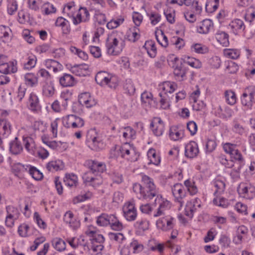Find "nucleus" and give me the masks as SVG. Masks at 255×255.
Segmentation results:
<instances>
[{"instance_id": "f257e3e1", "label": "nucleus", "mask_w": 255, "mask_h": 255, "mask_svg": "<svg viewBox=\"0 0 255 255\" xmlns=\"http://www.w3.org/2000/svg\"><path fill=\"white\" fill-rule=\"evenodd\" d=\"M85 165L89 171L83 175L84 181L90 183V185L94 187L101 185L102 183L101 174L106 170L105 164L96 160H88L85 162Z\"/></svg>"}, {"instance_id": "f03ea898", "label": "nucleus", "mask_w": 255, "mask_h": 255, "mask_svg": "<svg viewBox=\"0 0 255 255\" xmlns=\"http://www.w3.org/2000/svg\"><path fill=\"white\" fill-rule=\"evenodd\" d=\"M143 187L139 183H134L133 185V190L136 193H140L143 198L146 200L152 199L158 193L153 180L147 175L142 177Z\"/></svg>"}, {"instance_id": "7ed1b4c3", "label": "nucleus", "mask_w": 255, "mask_h": 255, "mask_svg": "<svg viewBox=\"0 0 255 255\" xmlns=\"http://www.w3.org/2000/svg\"><path fill=\"white\" fill-rule=\"evenodd\" d=\"M119 41L118 38L114 37L112 35L109 36L106 40V47L107 52L110 55H118L123 48V44L122 42L120 45H119Z\"/></svg>"}, {"instance_id": "20e7f679", "label": "nucleus", "mask_w": 255, "mask_h": 255, "mask_svg": "<svg viewBox=\"0 0 255 255\" xmlns=\"http://www.w3.org/2000/svg\"><path fill=\"white\" fill-rule=\"evenodd\" d=\"M237 191L240 196L247 199H252L255 196V187L249 183H241Z\"/></svg>"}, {"instance_id": "39448f33", "label": "nucleus", "mask_w": 255, "mask_h": 255, "mask_svg": "<svg viewBox=\"0 0 255 255\" xmlns=\"http://www.w3.org/2000/svg\"><path fill=\"white\" fill-rule=\"evenodd\" d=\"M96 104L95 101L92 99L89 93L81 94L79 96L78 102L74 103L72 109L74 112H77L75 108L80 105L85 106L86 108H90Z\"/></svg>"}, {"instance_id": "423d86ee", "label": "nucleus", "mask_w": 255, "mask_h": 255, "mask_svg": "<svg viewBox=\"0 0 255 255\" xmlns=\"http://www.w3.org/2000/svg\"><path fill=\"white\" fill-rule=\"evenodd\" d=\"M123 211L124 217L128 221H134L137 218L136 209L132 202L126 203L123 208Z\"/></svg>"}, {"instance_id": "0eeeda50", "label": "nucleus", "mask_w": 255, "mask_h": 255, "mask_svg": "<svg viewBox=\"0 0 255 255\" xmlns=\"http://www.w3.org/2000/svg\"><path fill=\"white\" fill-rule=\"evenodd\" d=\"M122 156L131 161H135L137 159V156L134 148L129 144L126 143L120 149Z\"/></svg>"}, {"instance_id": "6e6552de", "label": "nucleus", "mask_w": 255, "mask_h": 255, "mask_svg": "<svg viewBox=\"0 0 255 255\" xmlns=\"http://www.w3.org/2000/svg\"><path fill=\"white\" fill-rule=\"evenodd\" d=\"M172 192L175 201L179 202L180 206L182 207L184 203L183 199L186 196V191L183 185L181 183L174 184L172 187Z\"/></svg>"}, {"instance_id": "1a4fd4ad", "label": "nucleus", "mask_w": 255, "mask_h": 255, "mask_svg": "<svg viewBox=\"0 0 255 255\" xmlns=\"http://www.w3.org/2000/svg\"><path fill=\"white\" fill-rule=\"evenodd\" d=\"M155 197H156L155 204L158 203L159 204L157 212L153 215L154 217H157L163 215L164 211L170 208V203L166 199L162 198L161 196H159L158 193Z\"/></svg>"}, {"instance_id": "9d476101", "label": "nucleus", "mask_w": 255, "mask_h": 255, "mask_svg": "<svg viewBox=\"0 0 255 255\" xmlns=\"http://www.w3.org/2000/svg\"><path fill=\"white\" fill-rule=\"evenodd\" d=\"M255 87L251 86L245 90V92L241 97L242 104L248 107H251L255 94Z\"/></svg>"}, {"instance_id": "9b49d317", "label": "nucleus", "mask_w": 255, "mask_h": 255, "mask_svg": "<svg viewBox=\"0 0 255 255\" xmlns=\"http://www.w3.org/2000/svg\"><path fill=\"white\" fill-rule=\"evenodd\" d=\"M150 126L155 135L160 136L162 134L164 125L163 121L160 118H154L150 123Z\"/></svg>"}, {"instance_id": "f8f14e48", "label": "nucleus", "mask_w": 255, "mask_h": 255, "mask_svg": "<svg viewBox=\"0 0 255 255\" xmlns=\"http://www.w3.org/2000/svg\"><path fill=\"white\" fill-rule=\"evenodd\" d=\"M199 151L197 143L191 141L185 146V155L187 157L193 158L197 156Z\"/></svg>"}, {"instance_id": "ddd939ff", "label": "nucleus", "mask_w": 255, "mask_h": 255, "mask_svg": "<svg viewBox=\"0 0 255 255\" xmlns=\"http://www.w3.org/2000/svg\"><path fill=\"white\" fill-rule=\"evenodd\" d=\"M28 109L33 112H38L41 110V106L38 97L33 93H31L27 103Z\"/></svg>"}, {"instance_id": "4468645a", "label": "nucleus", "mask_w": 255, "mask_h": 255, "mask_svg": "<svg viewBox=\"0 0 255 255\" xmlns=\"http://www.w3.org/2000/svg\"><path fill=\"white\" fill-rule=\"evenodd\" d=\"M89 66L86 64L75 65L70 68V71L76 76H85L88 74Z\"/></svg>"}, {"instance_id": "2eb2a0df", "label": "nucleus", "mask_w": 255, "mask_h": 255, "mask_svg": "<svg viewBox=\"0 0 255 255\" xmlns=\"http://www.w3.org/2000/svg\"><path fill=\"white\" fill-rule=\"evenodd\" d=\"M233 33L237 35L243 32L245 29L246 26L243 20L240 19L233 20L229 24Z\"/></svg>"}, {"instance_id": "dca6fc26", "label": "nucleus", "mask_w": 255, "mask_h": 255, "mask_svg": "<svg viewBox=\"0 0 255 255\" xmlns=\"http://www.w3.org/2000/svg\"><path fill=\"white\" fill-rule=\"evenodd\" d=\"M213 21L208 19H204L197 26V31L201 34H207L213 27Z\"/></svg>"}, {"instance_id": "f3484780", "label": "nucleus", "mask_w": 255, "mask_h": 255, "mask_svg": "<svg viewBox=\"0 0 255 255\" xmlns=\"http://www.w3.org/2000/svg\"><path fill=\"white\" fill-rule=\"evenodd\" d=\"M46 168L48 171L54 172L63 170L64 168V164L60 160L51 161L46 164Z\"/></svg>"}, {"instance_id": "a211bd4d", "label": "nucleus", "mask_w": 255, "mask_h": 255, "mask_svg": "<svg viewBox=\"0 0 255 255\" xmlns=\"http://www.w3.org/2000/svg\"><path fill=\"white\" fill-rule=\"evenodd\" d=\"M59 82L63 87H70L74 85L75 82L74 77L68 74H64L59 79Z\"/></svg>"}, {"instance_id": "6ab92c4d", "label": "nucleus", "mask_w": 255, "mask_h": 255, "mask_svg": "<svg viewBox=\"0 0 255 255\" xmlns=\"http://www.w3.org/2000/svg\"><path fill=\"white\" fill-rule=\"evenodd\" d=\"M55 88L53 81H46L43 86V94L46 97H52L55 93Z\"/></svg>"}, {"instance_id": "aec40b11", "label": "nucleus", "mask_w": 255, "mask_h": 255, "mask_svg": "<svg viewBox=\"0 0 255 255\" xmlns=\"http://www.w3.org/2000/svg\"><path fill=\"white\" fill-rule=\"evenodd\" d=\"M184 132L182 130H179L176 126L170 128L169 135L170 138L173 140H177L183 137Z\"/></svg>"}, {"instance_id": "412c9836", "label": "nucleus", "mask_w": 255, "mask_h": 255, "mask_svg": "<svg viewBox=\"0 0 255 255\" xmlns=\"http://www.w3.org/2000/svg\"><path fill=\"white\" fill-rule=\"evenodd\" d=\"M110 75L105 71L99 72L95 76V81L98 84L101 86L108 83Z\"/></svg>"}, {"instance_id": "4be33fe9", "label": "nucleus", "mask_w": 255, "mask_h": 255, "mask_svg": "<svg viewBox=\"0 0 255 255\" xmlns=\"http://www.w3.org/2000/svg\"><path fill=\"white\" fill-rule=\"evenodd\" d=\"M17 71V68L13 63H3L0 65V72L3 74L14 73Z\"/></svg>"}, {"instance_id": "5701e85b", "label": "nucleus", "mask_w": 255, "mask_h": 255, "mask_svg": "<svg viewBox=\"0 0 255 255\" xmlns=\"http://www.w3.org/2000/svg\"><path fill=\"white\" fill-rule=\"evenodd\" d=\"M149 162L148 164H153L155 165H158L160 162V158L158 156L156 151L154 149H150L147 153Z\"/></svg>"}, {"instance_id": "b1692460", "label": "nucleus", "mask_w": 255, "mask_h": 255, "mask_svg": "<svg viewBox=\"0 0 255 255\" xmlns=\"http://www.w3.org/2000/svg\"><path fill=\"white\" fill-rule=\"evenodd\" d=\"M216 38L223 46L226 47L229 44V35L224 31H218L216 34Z\"/></svg>"}, {"instance_id": "393cba45", "label": "nucleus", "mask_w": 255, "mask_h": 255, "mask_svg": "<svg viewBox=\"0 0 255 255\" xmlns=\"http://www.w3.org/2000/svg\"><path fill=\"white\" fill-rule=\"evenodd\" d=\"M109 224L113 230L121 231L123 228L122 223L114 215H110Z\"/></svg>"}, {"instance_id": "a878e982", "label": "nucleus", "mask_w": 255, "mask_h": 255, "mask_svg": "<svg viewBox=\"0 0 255 255\" xmlns=\"http://www.w3.org/2000/svg\"><path fill=\"white\" fill-rule=\"evenodd\" d=\"M11 33V29L4 25L0 26V39L3 42H7L10 39V34Z\"/></svg>"}, {"instance_id": "bb28decb", "label": "nucleus", "mask_w": 255, "mask_h": 255, "mask_svg": "<svg viewBox=\"0 0 255 255\" xmlns=\"http://www.w3.org/2000/svg\"><path fill=\"white\" fill-rule=\"evenodd\" d=\"M53 247L57 251L62 252L66 249V243L61 239L55 238L52 241Z\"/></svg>"}, {"instance_id": "cd10ccee", "label": "nucleus", "mask_w": 255, "mask_h": 255, "mask_svg": "<svg viewBox=\"0 0 255 255\" xmlns=\"http://www.w3.org/2000/svg\"><path fill=\"white\" fill-rule=\"evenodd\" d=\"M9 149L13 154H18L21 152L22 146L20 142L17 141V137H15V140L10 142Z\"/></svg>"}, {"instance_id": "c85d7f7f", "label": "nucleus", "mask_w": 255, "mask_h": 255, "mask_svg": "<svg viewBox=\"0 0 255 255\" xmlns=\"http://www.w3.org/2000/svg\"><path fill=\"white\" fill-rule=\"evenodd\" d=\"M64 182L65 184L69 187L76 186L78 184L77 177L74 174H66Z\"/></svg>"}, {"instance_id": "c756f323", "label": "nucleus", "mask_w": 255, "mask_h": 255, "mask_svg": "<svg viewBox=\"0 0 255 255\" xmlns=\"http://www.w3.org/2000/svg\"><path fill=\"white\" fill-rule=\"evenodd\" d=\"M184 61L185 63L193 68H200L202 66L201 62L198 59L193 57L185 56Z\"/></svg>"}, {"instance_id": "7c9ffc66", "label": "nucleus", "mask_w": 255, "mask_h": 255, "mask_svg": "<svg viewBox=\"0 0 255 255\" xmlns=\"http://www.w3.org/2000/svg\"><path fill=\"white\" fill-rule=\"evenodd\" d=\"M197 207L195 204H192L191 201H188L186 203L185 212V215L189 218H192L194 213L197 210Z\"/></svg>"}, {"instance_id": "2f4dec72", "label": "nucleus", "mask_w": 255, "mask_h": 255, "mask_svg": "<svg viewBox=\"0 0 255 255\" xmlns=\"http://www.w3.org/2000/svg\"><path fill=\"white\" fill-rule=\"evenodd\" d=\"M45 66L47 68L52 70L53 72H56L58 71L59 69L61 68V64L57 61L52 60V59H47L45 61Z\"/></svg>"}, {"instance_id": "473e14b6", "label": "nucleus", "mask_w": 255, "mask_h": 255, "mask_svg": "<svg viewBox=\"0 0 255 255\" xmlns=\"http://www.w3.org/2000/svg\"><path fill=\"white\" fill-rule=\"evenodd\" d=\"M41 12L45 15H48L52 13H54L56 11V9L53 4L45 2L42 4L41 7Z\"/></svg>"}, {"instance_id": "72a5a7b5", "label": "nucleus", "mask_w": 255, "mask_h": 255, "mask_svg": "<svg viewBox=\"0 0 255 255\" xmlns=\"http://www.w3.org/2000/svg\"><path fill=\"white\" fill-rule=\"evenodd\" d=\"M226 101L228 104L233 105L236 103V96L234 92L227 90L225 93Z\"/></svg>"}, {"instance_id": "f704fd0d", "label": "nucleus", "mask_w": 255, "mask_h": 255, "mask_svg": "<svg viewBox=\"0 0 255 255\" xmlns=\"http://www.w3.org/2000/svg\"><path fill=\"white\" fill-rule=\"evenodd\" d=\"M214 185L216 188V190L214 192V195L216 194H221L224 192L226 187L225 182L222 180H216L214 182Z\"/></svg>"}, {"instance_id": "c9c22d12", "label": "nucleus", "mask_w": 255, "mask_h": 255, "mask_svg": "<svg viewBox=\"0 0 255 255\" xmlns=\"http://www.w3.org/2000/svg\"><path fill=\"white\" fill-rule=\"evenodd\" d=\"M110 215L106 214H102L97 217V224L100 226H106L109 224Z\"/></svg>"}, {"instance_id": "e433bc0d", "label": "nucleus", "mask_w": 255, "mask_h": 255, "mask_svg": "<svg viewBox=\"0 0 255 255\" xmlns=\"http://www.w3.org/2000/svg\"><path fill=\"white\" fill-rule=\"evenodd\" d=\"M225 55L233 59H238L240 55L239 50L235 49H227L224 50Z\"/></svg>"}, {"instance_id": "4c0bfd02", "label": "nucleus", "mask_w": 255, "mask_h": 255, "mask_svg": "<svg viewBox=\"0 0 255 255\" xmlns=\"http://www.w3.org/2000/svg\"><path fill=\"white\" fill-rule=\"evenodd\" d=\"M30 175L36 180H39L43 177L42 173L34 166H30L29 168Z\"/></svg>"}, {"instance_id": "58836bf2", "label": "nucleus", "mask_w": 255, "mask_h": 255, "mask_svg": "<svg viewBox=\"0 0 255 255\" xmlns=\"http://www.w3.org/2000/svg\"><path fill=\"white\" fill-rule=\"evenodd\" d=\"M26 84L31 87L37 83V78L32 73H27L24 76Z\"/></svg>"}, {"instance_id": "ea45409f", "label": "nucleus", "mask_w": 255, "mask_h": 255, "mask_svg": "<svg viewBox=\"0 0 255 255\" xmlns=\"http://www.w3.org/2000/svg\"><path fill=\"white\" fill-rule=\"evenodd\" d=\"M198 0H184V4L187 6H190L191 8L196 11H200L202 8L198 5Z\"/></svg>"}, {"instance_id": "a19ab883", "label": "nucleus", "mask_w": 255, "mask_h": 255, "mask_svg": "<svg viewBox=\"0 0 255 255\" xmlns=\"http://www.w3.org/2000/svg\"><path fill=\"white\" fill-rule=\"evenodd\" d=\"M7 216L10 217L18 219L19 212L16 208L12 206H8L6 207Z\"/></svg>"}, {"instance_id": "79ce46f5", "label": "nucleus", "mask_w": 255, "mask_h": 255, "mask_svg": "<svg viewBox=\"0 0 255 255\" xmlns=\"http://www.w3.org/2000/svg\"><path fill=\"white\" fill-rule=\"evenodd\" d=\"M23 142L25 149L30 151L33 150V148H35V142L31 137H26L23 138Z\"/></svg>"}, {"instance_id": "37998d69", "label": "nucleus", "mask_w": 255, "mask_h": 255, "mask_svg": "<svg viewBox=\"0 0 255 255\" xmlns=\"http://www.w3.org/2000/svg\"><path fill=\"white\" fill-rule=\"evenodd\" d=\"M124 89L129 95H133L135 91V87L131 79H127L124 85Z\"/></svg>"}, {"instance_id": "c03bdc74", "label": "nucleus", "mask_w": 255, "mask_h": 255, "mask_svg": "<svg viewBox=\"0 0 255 255\" xmlns=\"http://www.w3.org/2000/svg\"><path fill=\"white\" fill-rule=\"evenodd\" d=\"M109 237L111 240L116 241L119 243H122L126 239L123 234L120 233H109Z\"/></svg>"}, {"instance_id": "a18cd8bd", "label": "nucleus", "mask_w": 255, "mask_h": 255, "mask_svg": "<svg viewBox=\"0 0 255 255\" xmlns=\"http://www.w3.org/2000/svg\"><path fill=\"white\" fill-rule=\"evenodd\" d=\"M17 9V3L15 0H8L7 4V12L12 15Z\"/></svg>"}, {"instance_id": "49530a36", "label": "nucleus", "mask_w": 255, "mask_h": 255, "mask_svg": "<svg viewBox=\"0 0 255 255\" xmlns=\"http://www.w3.org/2000/svg\"><path fill=\"white\" fill-rule=\"evenodd\" d=\"M191 49L195 52L200 54H204L208 52V48L201 44L196 43L191 46Z\"/></svg>"}, {"instance_id": "de8ad7c7", "label": "nucleus", "mask_w": 255, "mask_h": 255, "mask_svg": "<svg viewBox=\"0 0 255 255\" xmlns=\"http://www.w3.org/2000/svg\"><path fill=\"white\" fill-rule=\"evenodd\" d=\"M36 63V58L34 55L29 56L27 61L24 64V68L26 69H30L33 68Z\"/></svg>"}, {"instance_id": "09e8293b", "label": "nucleus", "mask_w": 255, "mask_h": 255, "mask_svg": "<svg viewBox=\"0 0 255 255\" xmlns=\"http://www.w3.org/2000/svg\"><path fill=\"white\" fill-rule=\"evenodd\" d=\"M155 37L157 42L160 44L162 47H166L168 46V38L165 36L164 33L162 31H161L160 38H159L158 36L156 35V32H155Z\"/></svg>"}, {"instance_id": "8fccbe9b", "label": "nucleus", "mask_w": 255, "mask_h": 255, "mask_svg": "<svg viewBox=\"0 0 255 255\" xmlns=\"http://www.w3.org/2000/svg\"><path fill=\"white\" fill-rule=\"evenodd\" d=\"M28 5L30 9L37 11L42 5V0H28Z\"/></svg>"}, {"instance_id": "3c124183", "label": "nucleus", "mask_w": 255, "mask_h": 255, "mask_svg": "<svg viewBox=\"0 0 255 255\" xmlns=\"http://www.w3.org/2000/svg\"><path fill=\"white\" fill-rule=\"evenodd\" d=\"M148 16L150 20L151 24L153 25H156L161 20V16L156 12H151L147 13Z\"/></svg>"}, {"instance_id": "603ef678", "label": "nucleus", "mask_w": 255, "mask_h": 255, "mask_svg": "<svg viewBox=\"0 0 255 255\" xmlns=\"http://www.w3.org/2000/svg\"><path fill=\"white\" fill-rule=\"evenodd\" d=\"M171 43L174 45L176 48L180 49L184 46L185 43L184 40L178 37H173L170 41Z\"/></svg>"}, {"instance_id": "864d4df0", "label": "nucleus", "mask_w": 255, "mask_h": 255, "mask_svg": "<svg viewBox=\"0 0 255 255\" xmlns=\"http://www.w3.org/2000/svg\"><path fill=\"white\" fill-rule=\"evenodd\" d=\"M139 37L140 35L134 29L133 31L130 30L128 32L127 39L129 41L135 42L139 38Z\"/></svg>"}, {"instance_id": "5fc2aeb1", "label": "nucleus", "mask_w": 255, "mask_h": 255, "mask_svg": "<svg viewBox=\"0 0 255 255\" xmlns=\"http://www.w3.org/2000/svg\"><path fill=\"white\" fill-rule=\"evenodd\" d=\"M29 226L27 224H23L20 225L18 229V233L22 237H26L27 236V231L29 229Z\"/></svg>"}, {"instance_id": "6e6d98bb", "label": "nucleus", "mask_w": 255, "mask_h": 255, "mask_svg": "<svg viewBox=\"0 0 255 255\" xmlns=\"http://www.w3.org/2000/svg\"><path fill=\"white\" fill-rule=\"evenodd\" d=\"M37 76L43 78L46 81H49L51 79L49 73L44 69H40L37 73Z\"/></svg>"}, {"instance_id": "4d7b16f0", "label": "nucleus", "mask_w": 255, "mask_h": 255, "mask_svg": "<svg viewBox=\"0 0 255 255\" xmlns=\"http://www.w3.org/2000/svg\"><path fill=\"white\" fill-rule=\"evenodd\" d=\"M34 219L36 221L38 226L42 229H45L46 227V223L42 220L38 213L35 212L34 213Z\"/></svg>"}, {"instance_id": "13d9d810", "label": "nucleus", "mask_w": 255, "mask_h": 255, "mask_svg": "<svg viewBox=\"0 0 255 255\" xmlns=\"http://www.w3.org/2000/svg\"><path fill=\"white\" fill-rule=\"evenodd\" d=\"M174 74L176 77L180 78L181 80H182L185 75V71L181 66H177L174 68Z\"/></svg>"}, {"instance_id": "bf43d9fd", "label": "nucleus", "mask_w": 255, "mask_h": 255, "mask_svg": "<svg viewBox=\"0 0 255 255\" xmlns=\"http://www.w3.org/2000/svg\"><path fill=\"white\" fill-rule=\"evenodd\" d=\"M230 155L231 158H233L235 160L239 161L240 163L243 161V158L241 152L236 148L232 151Z\"/></svg>"}, {"instance_id": "052dcab7", "label": "nucleus", "mask_w": 255, "mask_h": 255, "mask_svg": "<svg viewBox=\"0 0 255 255\" xmlns=\"http://www.w3.org/2000/svg\"><path fill=\"white\" fill-rule=\"evenodd\" d=\"M235 207L237 211L239 213H240L245 215H247L248 214L247 207L246 205L241 202H238L236 204Z\"/></svg>"}, {"instance_id": "680f3d73", "label": "nucleus", "mask_w": 255, "mask_h": 255, "mask_svg": "<svg viewBox=\"0 0 255 255\" xmlns=\"http://www.w3.org/2000/svg\"><path fill=\"white\" fill-rule=\"evenodd\" d=\"M132 19L134 24L137 26H138L142 22L143 17L140 13L137 12H133L132 14Z\"/></svg>"}, {"instance_id": "e2e57ef3", "label": "nucleus", "mask_w": 255, "mask_h": 255, "mask_svg": "<svg viewBox=\"0 0 255 255\" xmlns=\"http://www.w3.org/2000/svg\"><path fill=\"white\" fill-rule=\"evenodd\" d=\"M130 247L132 248L133 253H137L141 251L143 247L142 245L139 244L136 241H133L130 244Z\"/></svg>"}, {"instance_id": "0e129e2a", "label": "nucleus", "mask_w": 255, "mask_h": 255, "mask_svg": "<svg viewBox=\"0 0 255 255\" xmlns=\"http://www.w3.org/2000/svg\"><path fill=\"white\" fill-rule=\"evenodd\" d=\"M187 128L192 135H194L197 130V126L193 121H190L187 123Z\"/></svg>"}, {"instance_id": "69168bd1", "label": "nucleus", "mask_w": 255, "mask_h": 255, "mask_svg": "<svg viewBox=\"0 0 255 255\" xmlns=\"http://www.w3.org/2000/svg\"><path fill=\"white\" fill-rule=\"evenodd\" d=\"M216 142L214 139H208L207 141L206 147L207 152H211L216 148Z\"/></svg>"}, {"instance_id": "338daca9", "label": "nucleus", "mask_w": 255, "mask_h": 255, "mask_svg": "<svg viewBox=\"0 0 255 255\" xmlns=\"http://www.w3.org/2000/svg\"><path fill=\"white\" fill-rule=\"evenodd\" d=\"M126 131L123 132V136L126 138H133L135 134V131L131 128H125Z\"/></svg>"}, {"instance_id": "774afa93", "label": "nucleus", "mask_w": 255, "mask_h": 255, "mask_svg": "<svg viewBox=\"0 0 255 255\" xmlns=\"http://www.w3.org/2000/svg\"><path fill=\"white\" fill-rule=\"evenodd\" d=\"M73 216V214L70 211L66 212L63 217V220L64 222L66 224L69 225V224L71 223V222L74 219Z\"/></svg>"}]
</instances>
